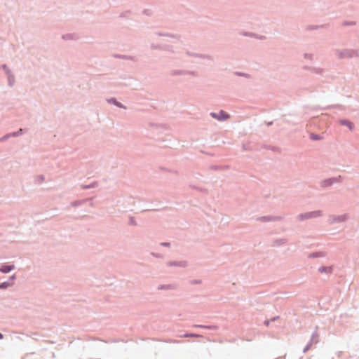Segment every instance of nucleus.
<instances>
[{"instance_id": "obj_1", "label": "nucleus", "mask_w": 359, "mask_h": 359, "mask_svg": "<svg viewBox=\"0 0 359 359\" xmlns=\"http://www.w3.org/2000/svg\"><path fill=\"white\" fill-rule=\"evenodd\" d=\"M338 59H351L359 56V52L355 49H337L335 50Z\"/></svg>"}, {"instance_id": "obj_2", "label": "nucleus", "mask_w": 359, "mask_h": 359, "mask_svg": "<svg viewBox=\"0 0 359 359\" xmlns=\"http://www.w3.org/2000/svg\"><path fill=\"white\" fill-rule=\"evenodd\" d=\"M323 212L321 210H314L311 212H306L301 213L298 215L297 218L299 221H304L306 219L317 218L322 216Z\"/></svg>"}, {"instance_id": "obj_3", "label": "nucleus", "mask_w": 359, "mask_h": 359, "mask_svg": "<svg viewBox=\"0 0 359 359\" xmlns=\"http://www.w3.org/2000/svg\"><path fill=\"white\" fill-rule=\"evenodd\" d=\"M341 181L342 177L341 176L327 178L320 182V187L322 188H327L332 186L334 183L341 182Z\"/></svg>"}, {"instance_id": "obj_4", "label": "nucleus", "mask_w": 359, "mask_h": 359, "mask_svg": "<svg viewBox=\"0 0 359 359\" xmlns=\"http://www.w3.org/2000/svg\"><path fill=\"white\" fill-rule=\"evenodd\" d=\"M25 132H26V129L20 128L18 131L7 133V134L4 135V136H2L1 137H0V142L6 141L11 137H18L20 135H22L23 134L25 133Z\"/></svg>"}, {"instance_id": "obj_5", "label": "nucleus", "mask_w": 359, "mask_h": 359, "mask_svg": "<svg viewBox=\"0 0 359 359\" xmlns=\"http://www.w3.org/2000/svg\"><path fill=\"white\" fill-rule=\"evenodd\" d=\"M348 218V215L344 214L341 215H331L329 217V222L330 224H334V223H341L346 222Z\"/></svg>"}, {"instance_id": "obj_6", "label": "nucleus", "mask_w": 359, "mask_h": 359, "mask_svg": "<svg viewBox=\"0 0 359 359\" xmlns=\"http://www.w3.org/2000/svg\"><path fill=\"white\" fill-rule=\"evenodd\" d=\"M170 74L172 76H184V75H191V76H196V73L194 71L183 70V69H172L170 72Z\"/></svg>"}, {"instance_id": "obj_7", "label": "nucleus", "mask_w": 359, "mask_h": 359, "mask_svg": "<svg viewBox=\"0 0 359 359\" xmlns=\"http://www.w3.org/2000/svg\"><path fill=\"white\" fill-rule=\"evenodd\" d=\"M210 116L220 121H224L230 118V115L224 110H220L218 113L211 112Z\"/></svg>"}, {"instance_id": "obj_8", "label": "nucleus", "mask_w": 359, "mask_h": 359, "mask_svg": "<svg viewBox=\"0 0 359 359\" xmlns=\"http://www.w3.org/2000/svg\"><path fill=\"white\" fill-rule=\"evenodd\" d=\"M283 217L281 216H262L257 218V220L261 222H277L282 220Z\"/></svg>"}, {"instance_id": "obj_9", "label": "nucleus", "mask_w": 359, "mask_h": 359, "mask_svg": "<svg viewBox=\"0 0 359 359\" xmlns=\"http://www.w3.org/2000/svg\"><path fill=\"white\" fill-rule=\"evenodd\" d=\"M185 53L189 57L206 59V60H212V59H213L211 55H206V54L196 53L191 52L189 50H187Z\"/></svg>"}, {"instance_id": "obj_10", "label": "nucleus", "mask_w": 359, "mask_h": 359, "mask_svg": "<svg viewBox=\"0 0 359 359\" xmlns=\"http://www.w3.org/2000/svg\"><path fill=\"white\" fill-rule=\"evenodd\" d=\"M158 36H164V37H169L174 39H176L177 41H181L182 35L179 34H172L169 32H157L155 33Z\"/></svg>"}, {"instance_id": "obj_11", "label": "nucleus", "mask_w": 359, "mask_h": 359, "mask_svg": "<svg viewBox=\"0 0 359 359\" xmlns=\"http://www.w3.org/2000/svg\"><path fill=\"white\" fill-rule=\"evenodd\" d=\"M93 197H89V198H86L82 199V200L74 201L70 203V206L73 207V208L79 207L81 205L85 204L88 201H91L93 200Z\"/></svg>"}, {"instance_id": "obj_12", "label": "nucleus", "mask_w": 359, "mask_h": 359, "mask_svg": "<svg viewBox=\"0 0 359 359\" xmlns=\"http://www.w3.org/2000/svg\"><path fill=\"white\" fill-rule=\"evenodd\" d=\"M339 123L341 126H346L351 131L353 130L355 128L353 123L348 119H339Z\"/></svg>"}, {"instance_id": "obj_13", "label": "nucleus", "mask_w": 359, "mask_h": 359, "mask_svg": "<svg viewBox=\"0 0 359 359\" xmlns=\"http://www.w3.org/2000/svg\"><path fill=\"white\" fill-rule=\"evenodd\" d=\"M192 327L202 328V329H206V330H212V331H216L219 328L217 325H205L194 324L192 325Z\"/></svg>"}, {"instance_id": "obj_14", "label": "nucleus", "mask_w": 359, "mask_h": 359, "mask_svg": "<svg viewBox=\"0 0 359 359\" xmlns=\"http://www.w3.org/2000/svg\"><path fill=\"white\" fill-rule=\"evenodd\" d=\"M168 266L184 268L187 266V262H186V261H170L168 263Z\"/></svg>"}, {"instance_id": "obj_15", "label": "nucleus", "mask_w": 359, "mask_h": 359, "mask_svg": "<svg viewBox=\"0 0 359 359\" xmlns=\"http://www.w3.org/2000/svg\"><path fill=\"white\" fill-rule=\"evenodd\" d=\"M330 27V23H325V24H323V25H309L307 26L306 27V30H316V29H327Z\"/></svg>"}, {"instance_id": "obj_16", "label": "nucleus", "mask_w": 359, "mask_h": 359, "mask_svg": "<svg viewBox=\"0 0 359 359\" xmlns=\"http://www.w3.org/2000/svg\"><path fill=\"white\" fill-rule=\"evenodd\" d=\"M15 269L14 264H4L0 267V272L3 273H8Z\"/></svg>"}, {"instance_id": "obj_17", "label": "nucleus", "mask_w": 359, "mask_h": 359, "mask_svg": "<svg viewBox=\"0 0 359 359\" xmlns=\"http://www.w3.org/2000/svg\"><path fill=\"white\" fill-rule=\"evenodd\" d=\"M112 57L116 59H122V60H128L132 61H136V59L134 56L127 55H121L118 53L112 54Z\"/></svg>"}, {"instance_id": "obj_18", "label": "nucleus", "mask_w": 359, "mask_h": 359, "mask_svg": "<svg viewBox=\"0 0 359 359\" xmlns=\"http://www.w3.org/2000/svg\"><path fill=\"white\" fill-rule=\"evenodd\" d=\"M107 102L114 106L120 108V109H126V107L123 105L121 102H118L116 98L111 97L107 100Z\"/></svg>"}, {"instance_id": "obj_19", "label": "nucleus", "mask_w": 359, "mask_h": 359, "mask_svg": "<svg viewBox=\"0 0 359 359\" xmlns=\"http://www.w3.org/2000/svg\"><path fill=\"white\" fill-rule=\"evenodd\" d=\"M319 341V334H318L317 331H315L312 333L311 336V339L308 343H311V346H312L313 344H316Z\"/></svg>"}, {"instance_id": "obj_20", "label": "nucleus", "mask_w": 359, "mask_h": 359, "mask_svg": "<svg viewBox=\"0 0 359 359\" xmlns=\"http://www.w3.org/2000/svg\"><path fill=\"white\" fill-rule=\"evenodd\" d=\"M177 287L173 284H162L159 285L158 287V290H175Z\"/></svg>"}, {"instance_id": "obj_21", "label": "nucleus", "mask_w": 359, "mask_h": 359, "mask_svg": "<svg viewBox=\"0 0 359 359\" xmlns=\"http://www.w3.org/2000/svg\"><path fill=\"white\" fill-rule=\"evenodd\" d=\"M287 243V239L286 238H277L273 241L272 245L273 247H279L280 245H285Z\"/></svg>"}, {"instance_id": "obj_22", "label": "nucleus", "mask_w": 359, "mask_h": 359, "mask_svg": "<svg viewBox=\"0 0 359 359\" xmlns=\"http://www.w3.org/2000/svg\"><path fill=\"white\" fill-rule=\"evenodd\" d=\"M325 256V253L324 252L318 251V252H313L310 253L308 255V257L310 259H315V258H318V257H323Z\"/></svg>"}, {"instance_id": "obj_23", "label": "nucleus", "mask_w": 359, "mask_h": 359, "mask_svg": "<svg viewBox=\"0 0 359 359\" xmlns=\"http://www.w3.org/2000/svg\"><path fill=\"white\" fill-rule=\"evenodd\" d=\"M333 271L332 266H322L318 269V271L321 273H332Z\"/></svg>"}, {"instance_id": "obj_24", "label": "nucleus", "mask_w": 359, "mask_h": 359, "mask_svg": "<svg viewBox=\"0 0 359 359\" xmlns=\"http://www.w3.org/2000/svg\"><path fill=\"white\" fill-rule=\"evenodd\" d=\"M177 337H180V338H184V337H185V338H187V337L199 338V337H203V335L199 334H196V333H191V332H185L184 334H180Z\"/></svg>"}, {"instance_id": "obj_25", "label": "nucleus", "mask_w": 359, "mask_h": 359, "mask_svg": "<svg viewBox=\"0 0 359 359\" xmlns=\"http://www.w3.org/2000/svg\"><path fill=\"white\" fill-rule=\"evenodd\" d=\"M98 186L97 182H93L89 184H83L81 186V189H93L96 188Z\"/></svg>"}, {"instance_id": "obj_26", "label": "nucleus", "mask_w": 359, "mask_h": 359, "mask_svg": "<svg viewBox=\"0 0 359 359\" xmlns=\"http://www.w3.org/2000/svg\"><path fill=\"white\" fill-rule=\"evenodd\" d=\"M311 72L319 75H323V74L325 72V70L323 68L313 67Z\"/></svg>"}, {"instance_id": "obj_27", "label": "nucleus", "mask_w": 359, "mask_h": 359, "mask_svg": "<svg viewBox=\"0 0 359 359\" xmlns=\"http://www.w3.org/2000/svg\"><path fill=\"white\" fill-rule=\"evenodd\" d=\"M309 138L311 140H313V141H318V140H321L323 137V136H321L319 134H316V133H310L309 135Z\"/></svg>"}, {"instance_id": "obj_28", "label": "nucleus", "mask_w": 359, "mask_h": 359, "mask_svg": "<svg viewBox=\"0 0 359 359\" xmlns=\"http://www.w3.org/2000/svg\"><path fill=\"white\" fill-rule=\"evenodd\" d=\"M12 285H13V283L12 282L4 281V282L0 283V289H1V290H6V289H8L9 287H11Z\"/></svg>"}, {"instance_id": "obj_29", "label": "nucleus", "mask_w": 359, "mask_h": 359, "mask_svg": "<svg viewBox=\"0 0 359 359\" xmlns=\"http://www.w3.org/2000/svg\"><path fill=\"white\" fill-rule=\"evenodd\" d=\"M163 51H168L170 53H175L174 46L172 45H170V44H164Z\"/></svg>"}, {"instance_id": "obj_30", "label": "nucleus", "mask_w": 359, "mask_h": 359, "mask_svg": "<svg viewBox=\"0 0 359 359\" xmlns=\"http://www.w3.org/2000/svg\"><path fill=\"white\" fill-rule=\"evenodd\" d=\"M7 77H8V86H11V87L13 86V85L15 83V76L13 74V73L8 74L7 76Z\"/></svg>"}, {"instance_id": "obj_31", "label": "nucleus", "mask_w": 359, "mask_h": 359, "mask_svg": "<svg viewBox=\"0 0 359 359\" xmlns=\"http://www.w3.org/2000/svg\"><path fill=\"white\" fill-rule=\"evenodd\" d=\"M163 45L164 44L151 43L150 47L152 50H163Z\"/></svg>"}, {"instance_id": "obj_32", "label": "nucleus", "mask_w": 359, "mask_h": 359, "mask_svg": "<svg viewBox=\"0 0 359 359\" xmlns=\"http://www.w3.org/2000/svg\"><path fill=\"white\" fill-rule=\"evenodd\" d=\"M356 24H357L356 21L344 20L342 22L341 25L344 27H348V26H355V25H356Z\"/></svg>"}, {"instance_id": "obj_33", "label": "nucleus", "mask_w": 359, "mask_h": 359, "mask_svg": "<svg viewBox=\"0 0 359 359\" xmlns=\"http://www.w3.org/2000/svg\"><path fill=\"white\" fill-rule=\"evenodd\" d=\"M62 38L64 40H74L75 39V34H63Z\"/></svg>"}, {"instance_id": "obj_34", "label": "nucleus", "mask_w": 359, "mask_h": 359, "mask_svg": "<svg viewBox=\"0 0 359 359\" xmlns=\"http://www.w3.org/2000/svg\"><path fill=\"white\" fill-rule=\"evenodd\" d=\"M163 341L165 343H170V344H180V343H182L184 341L172 339H164Z\"/></svg>"}, {"instance_id": "obj_35", "label": "nucleus", "mask_w": 359, "mask_h": 359, "mask_svg": "<svg viewBox=\"0 0 359 359\" xmlns=\"http://www.w3.org/2000/svg\"><path fill=\"white\" fill-rule=\"evenodd\" d=\"M233 74L236 76H243V77H245V78H250V75L248 74H246V73H244V72H235Z\"/></svg>"}, {"instance_id": "obj_36", "label": "nucleus", "mask_w": 359, "mask_h": 359, "mask_svg": "<svg viewBox=\"0 0 359 359\" xmlns=\"http://www.w3.org/2000/svg\"><path fill=\"white\" fill-rule=\"evenodd\" d=\"M1 68L4 70L7 76L12 73L11 69L8 67V66L6 64L2 65Z\"/></svg>"}, {"instance_id": "obj_37", "label": "nucleus", "mask_w": 359, "mask_h": 359, "mask_svg": "<svg viewBox=\"0 0 359 359\" xmlns=\"http://www.w3.org/2000/svg\"><path fill=\"white\" fill-rule=\"evenodd\" d=\"M128 224L130 225H133V226H136L137 225V222H136V220H135L134 217L130 216L129 217V222H128Z\"/></svg>"}, {"instance_id": "obj_38", "label": "nucleus", "mask_w": 359, "mask_h": 359, "mask_svg": "<svg viewBox=\"0 0 359 359\" xmlns=\"http://www.w3.org/2000/svg\"><path fill=\"white\" fill-rule=\"evenodd\" d=\"M210 168L212 170H221L222 168V167L221 165H210Z\"/></svg>"}, {"instance_id": "obj_39", "label": "nucleus", "mask_w": 359, "mask_h": 359, "mask_svg": "<svg viewBox=\"0 0 359 359\" xmlns=\"http://www.w3.org/2000/svg\"><path fill=\"white\" fill-rule=\"evenodd\" d=\"M44 176L43 175H38L36 178V182L37 183H41V182H43L44 180Z\"/></svg>"}, {"instance_id": "obj_40", "label": "nucleus", "mask_w": 359, "mask_h": 359, "mask_svg": "<svg viewBox=\"0 0 359 359\" xmlns=\"http://www.w3.org/2000/svg\"><path fill=\"white\" fill-rule=\"evenodd\" d=\"M190 283L191 285H198V284H201L202 283V280L201 279H194V280H191L190 281Z\"/></svg>"}, {"instance_id": "obj_41", "label": "nucleus", "mask_w": 359, "mask_h": 359, "mask_svg": "<svg viewBox=\"0 0 359 359\" xmlns=\"http://www.w3.org/2000/svg\"><path fill=\"white\" fill-rule=\"evenodd\" d=\"M313 55L312 54H310V53H304V57L306 60H313Z\"/></svg>"}, {"instance_id": "obj_42", "label": "nucleus", "mask_w": 359, "mask_h": 359, "mask_svg": "<svg viewBox=\"0 0 359 359\" xmlns=\"http://www.w3.org/2000/svg\"><path fill=\"white\" fill-rule=\"evenodd\" d=\"M17 276L15 274H13L11 276L7 281L12 282L13 283L14 280L16 279Z\"/></svg>"}, {"instance_id": "obj_43", "label": "nucleus", "mask_w": 359, "mask_h": 359, "mask_svg": "<svg viewBox=\"0 0 359 359\" xmlns=\"http://www.w3.org/2000/svg\"><path fill=\"white\" fill-rule=\"evenodd\" d=\"M311 343H308L306 344V346L303 349V352L304 353H306L307 352L310 348H311Z\"/></svg>"}, {"instance_id": "obj_44", "label": "nucleus", "mask_w": 359, "mask_h": 359, "mask_svg": "<svg viewBox=\"0 0 359 359\" xmlns=\"http://www.w3.org/2000/svg\"><path fill=\"white\" fill-rule=\"evenodd\" d=\"M160 245L163 247H170L171 243L170 242H162L160 243Z\"/></svg>"}, {"instance_id": "obj_45", "label": "nucleus", "mask_w": 359, "mask_h": 359, "mask_svg": "<svg viewBox=\"0 0 359 359\" xmlns=\"http://www.w3.org/2000/svg\"><path fill=\"white\" fill-rule=\"evenodd\" d=\"M151 255L156 258H161L163 257V255L161 254L151 252Z\"/></svg>"}, {"instance_id": "obj_46", "label": "nucleus", "mask_w": 359, "mask_h": 359, "mask_svg": "<svg viewBox=\"0 0 359 359\" xmlns=\"http://www.w3.org/2000/svg\"><path fill=\"white\" fill-rule=\"evenodd\" d=\"M312 67H311V66H308V65H304L303 67V69H305V70H309L310 72H312Z\"/></svg>"}, {"instance_id": "obj_47", "label": "nucleus", "mask_w": 359, "mask_h": 359, "mask_svg": "<svg viewBox=\"0 0 359 359\" xmlns=\"http://www.w3.org/2000/svg\"><path fill=\"white\" fill-rule=\"evenodd\" d=\"M271 320H270V319H269H269H266V320H265L264 321V324L266 327H268V326L270 325V323H271Z\"/></svg>"}, {"instance_id": "obj_48", "label": "nucleus", "mask_w": 359, "mask_h": 359, "mask_svg": "<svg viewBox=\"0 0 359 359\" xmlns=\"http://www.w3.org/2000/svg\"><path fill=\"white\" fill-rule=\"evenodd\" d=\"M278 318H279V316H274V317L271 318L270 320L271 322H274L275 320H276Z\"/></svg>"}, {"instance_id": "obj_49", "label": "nucleus", "mask_w": 359, "mask_h": 359, "mask_svg": "<svg viewBox=\"0 0 359 359\" xmlns=\"http://www.w3.org/2000/svg\"><path fill=\"white\" fill-rule=\"evenodd\" d=\"M273 123V121H268V122H266V124L267 125V126H272Z\"/></svg>"}, {"instance_id": "obj_50", "label": "nucleus", "mask_w": 359, "mask_h": 359, "mask_svg": "<svg viewBox=\"0 0 359 359\" xmlns=\"http://www.w3.org/2000/svg\"><path fill=\"white\" fill-rule=\"evenodd\" d=\"M267 149H271L272 151H276L277 148L276 147H266Z\"/></svg>"}, {"instance_id": "obj_51", "label": "nucleus", "mask_w": 359, "mask_h": 359, "mask_svg": "<svg viewBox=\"0 0 359 359\" xmlns=\"http://www.w3.org/2000/svg\"><path fill=\"white\" fill-rule=\"evenodd\" d=\"M4 338V335L2 333L0 332V339H2Z\"/></svg>"}, {"instance_id": "obj_52", "label": "nucleus", "mask_w": 359, "mask_h": 359, "mask_svg": "<svg viewBox=\"0 0 359 359\" xmlns=\"http://www.w3.org/2000/svg\"><path fill=\"white\" fill-rule=\"evenodd\" d=\"M144 13L146 15H148L147 10H144Z\"/></svg>"}, {"instance_id": "obj_53", "label": "nucleus", "mask_w": 359, "mask_h": 359, "mask_svg": "<svg viewBox=\"0 0 359 359\" xmlns=\"http://www.w3.org/2000/svg\"><path fill=\"white\" fill-rule=\"evenodd\" d=\"M244 35H245V36H250V33L246 32Z\"/></svg>"}, {"instance_id": "obj_54", "label": "nucleus", "mask_w": 359, "mask_h": 359, "mask_svg": "<svg viewBox=\"0 0 359 359\" xmlns=\"http://www.w3.org/2000/svg\"><path fill=\"white\" fill-rule=\"evenodd\" d=\"M125 16L124 13H121L120 17L123 18Z\"/></svg>"}, {"instance_id": "obj_55", "label": "nucleus", "mask_w": 359, "mask_h": 359, "mask_svg": "<svg viewBox=\"0 0 359 359\" xmlns=\"http://www.w3.org/2000/svg\"><path fill=\"white\" fill-rule=\"evenodd\" d=\"M333 106H327V107L326 109H328V108H330V107H332Z\"/></svg>"}, {"instance_id": "obj_56", "label": "nucleus", "mask_w": 359, "mask_h": 359, "mask_svg": "<svg viewBox=\"0 0 359 359\" xmlns=\"http://www.w3.org/2000/svg\"><path fill=\"white\" fill-rule=\"evenodd\" d=\"M1 236V234L0 233V236Z\"/></svg>"}]
</instances>
